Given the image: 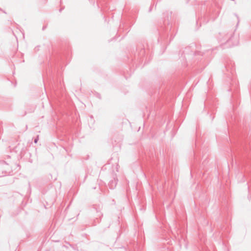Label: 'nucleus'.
Here are the masks:
<instances>
[{"instance_id": "nucleus-1", "label": "nucleus", "mask_w": 251, "mask_h": 251, "mask_svg": "<svg viewBox=\"0 0 251 251\" xmlns=\"http://www.w3.org/2000/svg\"><path fill=\"white\" fill-rule=\"evenodd\" d=\"M35 143H37V140H35Z\"/></svg>"}]
</instances>
